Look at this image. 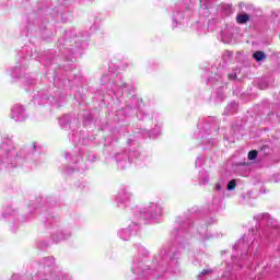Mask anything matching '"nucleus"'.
I'll list each match as a JSON object with an SVG mask.
<instances>
[{"mask_svg": "<svg viewBox=\"0 0 280 280\" xmlns=\"http://www.w3.org/2000/svg\"><path fill=\"white\" fill-rule=\"evenodd\" d=\"M12 117L16 119V121H23L25 119L23 107L15 106L12 108Z\"/></svg>", "mask_w": 280, "mask_h": 280, "instance_id": "1", "label": "nucleus"}, {"mask_svg": "<svg viewBox=\"0 0 280 280\" xmlns=\"http://www.w3.org/2000/svg\"><path fill=\"white\" fill-rule=\"evenodd\" d=\"M248 21H250V15L247 13L236 15V23H238V25H244L248 23Z\"/></svg>", "mask_w": 280, "mask_h": 280, "instance_id": "2", "label": "nucleus"}, {"mask_svg": "<svg viewBox=\"0 0 280 280\" xmlns=\"http://www.w3.org/2000/svg\"><path fill=\"white\" fill-rule=\"evenodd\" d=\"M253 58L257 60V62H261V60H266V52L259 50L254 52Z\"/></svg>", "mask_w": 280, "mask_h": 280, "instance_id": "3", "label": "nucleus"}, {"mask_svg": "<svg viewBox=\"0 0 280 280\" xmlns=\"http://www.w3.org/2000/svg\"><path fill=\"white\" fill-rule=\"evenodd\" d=\"M259 152H257V150H252L248 152L247 159L249 161H255V159H257Z\"/></svg>", "mask_w": 280, "mask_h": 280, "instance_id": "4", "label": "nucleus"}, {"mask_svg": "<svg viewBox=\"0 0 280 280\" xmlns=\"http://www.w3.org/2000/svg\"><path fill=\"white\" fill-rule=\"evenodd\" d=\"M235 187H237V182H235V179L230 180L228 184V191H233Z\"/></svg>", "mask_w": 280, "mask_h": 280, "instance_id": "5", "label": "nucleus"}, {"mask_svg": "<svg viewBox=\"0 0 280 280\" xmlns=\"http://www.w3.org/2000/svg\"><path fill=\"white\" fill-rule=\"evenodd\" d=\"M211 275V270L209 269H206V270H202L200 273H199V277H207Z\"/></svg>", "mask_w": 280, "mask_h": 280, "instance_id": "6", "label": "nucleus"}, {"mask_svg": "<svg viewBox=\"0 0 280 280\" xmlns=\"http://www.w3.org/2000/svg\"><path fill=\"white\" fill-rule=\"evenodd\" d=\"M229 80H233V78H237V74H228Z\"/></svg>", "mask_w": 280, "mask_h": 280, "instance_id": "7", "label": "nucleus"}]
</instances>
